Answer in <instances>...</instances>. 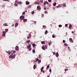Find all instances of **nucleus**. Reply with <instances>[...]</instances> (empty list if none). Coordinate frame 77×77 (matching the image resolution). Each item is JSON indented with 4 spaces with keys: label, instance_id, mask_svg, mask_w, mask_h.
<instances>
[{
    "label": "nucleus",
    "instance_id": "nucleus-22",
    "mask_svg": "<svg viewBox=\"0 0 77 77\" xmlns=\"http://www.w3.org/2000/svg\"><path fill=\"white\" fill-rule=\"evenodd\" d=\"M50 68V64H48V66H47V67L46 68V69L48 68Z\"/></svg>",
    "mask_w": 77,
    "mask_h": 77
},
{
    "label": "nucleus",
    "instance_id": "nucleus-31",
    "mask_svg": "<svg viewBox=\"0 0 77 77\" xmlns=\"http://www.w3.org/2000/svg\"><path fill=\"white\" fill-rule=\"evenodd\" d=\"M63 6H64V7H66V5H65V4H63Z\"/></svg>",
    "mask_w": 77,
    "mask_h": 77
},
{
    "label": "nucleus",
    "instance_id": "nucleus-16",
    "mask_svg": "<svg viewBox=\"0 0 77 77\" xmlns=\"http://www.w3.org/2000/svg\"><path fill=\"white\" fill-rule=\"evenodd\" d=\"M30 40H28L26 41V43H27V44H29V43H30Z\"/></svg>",
    "mask_w": 77,
    "mask_h": 77
},
{
    "label": "nucleus",
    "instance_id": "nucleus-61",
    "mask_svg": "<svg viewBox=\"0 0 77 77\" xmlns=\"http://www.w3.org/2000/svg\"><path fill=\"white\" fill-rule=\"evenodd\" d=\"M29 8H31V5H29Z\"/></svg>",
    "mask_w": 77,
    "mask_h": 77
},
{
    "label": "nucleus",
    "instance_id": "nucleus-28",
    "mask_svg": "<svg viewBox=\"0 0 77 77\" xmlns=\"http://www.w3.org/2000/svg\"><path fill=\"white\" fill-rule=\"evenodd\" d=\"M32 45L33 47H35V46H36V44H32Z\"/></svg>",
    "mask_w": 77,
    "mask_h": 77
},
{
    "label": "nucleus",
    "instance_id": "nucleus-45",
    "mask_svg": "<svg viewBox=\"0 0 77 77\" xmlns=\"http://www.w3.org/2000/svg\"><path fill=\"white\" fill-rule=\"evenodd\" d=\"M46 2H45L44 3V4L45 5H46Z\"/></svg>",
    "mask_w": 77,
    "mask_h": 77
},
{
    "label": "nucleus",
    "instance_id": "nucleus-62",
    "mask_svg": "<svg viewBox=\"0 0 77 77\" xmlns=\"http://www.w3.org/2000/svg\"><path fill=\"white\" fill-rule=\"evenodd\" d=\"M72 33H74V31H72Z\"/></svg>",
    "mask_w": 77,
    "mask_h": 77
},
{
    "label": "nucleus",
    "instance_id": "nucleus-25",
    "mask_svg": "<svg viewBox=\"0 0 77 77\" xmlns=\"http://www.w3.org/2000/svg\"><path fill=\"white\" fill-rule=\"evenodd\" d=\"M45 35L47 34V33H48V31H47V30H46L45 32Z\"/></svg>",
    "mask_w": 77,
    "mask_h": 77
},
{
    "label": "nucleus",
    "instance_id": "nucleus-46",
    "mask_svg": "<svg viewBox=\"0 0 77 77\" xmlns=\"http://www.w3.org/2000/svg\"><path fill=\"white\" fill-rule=\"evenodd\" d=\"M13 52L14 53H16V51H13Z\"/></svg>",
    "mask_w": 77,
    "mask_h": 77
},
{
    "label": "nucleus",
    "instance_id": "nucleus-40",
    "mask_svg": "<svg viewBox=\"0 0 77 77\" xmlns=\"http://www.w3.org/2000/svg\"><path fill=\"white\" fill-rule=\"evenodd\" d=\"M65 40H63V43H65Z\"/></svg>",
    "mask_w": 77,
    "mask_h": 77
},
{
    "label": "nucleus",
    "instance_id": "nucleus-51",
    "mask_svg": "<svg viewBox=\"0 0 77 77\" xmlns=\"http://www.w3.org/2000/svg\"><path fill=\"white\" fill-rule=\"evenodd\" d=\"M51 69H49V72H51Z\"/></svg>",
    "mask_w": 77,
    "mask_h": 77
},
{
    "label": "nucleus",
    "instance_id": "nucleus-34",
    "mask_svg": "<svg viewBox=\"0 0 77 77\" xmlns=\"http://www.w3.org/2000/svg\"><path fill=\"white\" fill-rule=\"evenodd\" d=\"M43 28H44V29H45V28H46V26H45L43 25Z\"/></svg>",
    "mask_w": 77,
    "mask_h": 77
},
{
    "label": "nucleus",
    "instance_id": "nucleus-64",
    "mask_svg": "<svg viewBox=\"0 0 77 77\" xmlns=\"http://www.w3.org/2000/svg\"><path fill=\"white\" fill-rule=\"evenodd\" d=\"M18 2L17 1H16L15 2L16 3V2Z\"/></svg>",
    "mask_w": 77,
    "mask_h": 77
},
{
    "label": "nucleus",
    "instance_id": "nucleus-32",
    "mask_svg": "<svg viewBox=\"0 0 77 77\" xmlns=\"http://www.w3.org/2000/svg\"><path fill=\"white\" fill-rule=\"evenodd\" d=\"M64 45L65 46H68V44H67L66 43H65L64 44Z\"/></svg>",
    "mask_w": 77,
    "mask_h": 77
},
{
    "label": "nucleus",
    "instance_id": "nucleus-56",
    "mask_svg": "<svg viewBox=\"0 0 77 77\" xmlns=\"http://www.w3.org/2000/svg\"><path fill=\"white\" fill-rule=\"evenodd\" d=\"M42 71L43 73H44V72H45V71H44V70H42Z\"/></svg>",
    "mask_w": 77,
    "mask_h": 77
},
{
    "label": "nucleus",
    "instance_id": "nucleus-9",
    "mask_svg": "<svg viewBox=\"0 0 77 77\" xmlns=\"http://www.w3.org/2000/svg\"><path fill=\"white\" fill-rule=\"evenodd\" d=\"M23 21L24 23H25L26 21H27V19H23Z\"/></svg>",
    "mask_w": 77,
    "mask_h": 77
},
{
    "label": "nucleus",
    "instance_id": "nucleus-52",
    "mask_svg": "<svg viewBox=\"0 0 77 77\" xmlns=\"http://www.w3.org/2000/svg\"><path fill=\"white\" fill-rule=\"evenodd\" d=\"M45 14H47V13H48V12H47V11H45Z\"/></svg>",
    "mask_w": 77,
    "mask_h": 77
},
{
    "label": "nucleus",
    "instance_id": "nucleus-41",
    "mask_svg": "<svg viewBox=\"0 0 77 77\" xmlns=\"http://www.w3.org/2000/svg\"><path fill=\"white\" fill-rule=\"evenodd\" d=\"M11 56H12V55H10V56H9V58L10 59H11Z\"/></svg>",
    "mask_w": 77,
    "mask_h": 77
},
{
    "label": "nucleus",
    "instance_id": "nucleus-35",
    "mask_svg": "<svg viewBox=\"0 0 77 77\" xmlns=\"http://www.w3.org/2000/svg\"><path fill=\"white\" fill-rule=\"evenodd\" d=\"M5 32H7L8 31V29H5Z\"/></svg>",
    "mask_w": 77,
    "mask_h": 77
},
{
    "label": "nucleus",
    "instance_id": "nucleus-57",
    "mask_svg": "<svg viewBox=\"0 0 77 77\" xmlns=\"http://www.w3.org/2000/svg\"><path fill=\"white\" fill-rule=\"evenodd\" d=\"M46 8L45 7L44 8V9H45V10H46Z\"/></svg>",
    "mask_w": 77,
    "mask_h": 77
},
{
    "label": "nucleus",
    "instance_id": "nucleus-5",
    "mask_svg": "<svg viewBox=\"0 0 77 77\" xmlns=\"http://www.w3.org/2000/svg\"><path fill=\"white\" fill-rule=\"evenodd\" d=\"M19 47L18 46H17L15 48V50L17 51H18L19 50V49H18Z\"/></svg>",
    "mask_w": 77,
    "mask_h": 77
},
{
    "label": "nucleus",
    "instance_id": "nucleus-37",
    "mask_svg": "<svg viewBox=\"0 0 77 77\" xmlns=\"http://www.w3.org/2000/svg\"><path fill=\"white\" fill-rule=\"evenodd\" d=\"M62 25H59V27H62Z\"/></svg>",
    "mask_w": 77,
    "mask_h": 77
},
{
    "label": "nucleus",
    "instance_id": "nucleus-11",
    "mask_svg": "<svg viewBox=\"0 0 77 77\" xmlns=\"http://www.w3.org/2000/svg\"><path fill=\"white\" fill-rule=\"evenodd\" d=\"M42 48L43 50H45V46L44 45L43 46Z\"/></svg>",
    "mask_w": 77,
    "mask_h": 77
},
{
    "label": "nucleus",
    "instance_id": "nucleus-8",
    "mask_svg": "<svg viewBox=\"0 0 77 77\" xmlns=\"http://www.w3.org/2000/svg\"><path fill=\"white\" fill-rule=\"evenodd\" d=\"M6 33V32L5 31H4L3 32L2 36H5V34Z\"/></svg>",
    "mask_w": 77,
    "mask_h": 77
},
{
    "label": "nucleus",
    "instance_id": "nucleus-44",
    "mask_svg": "<svg viewBox=\"0 0 77 77\" xmlns=\"http://www.w3.org/2000/svg\"><path fill=\"white\" fill-rule=\"evenodd\" d=\"M52 38H55V36H54V35H52Z\"/></svg>",
    "mask_w": 77,
    "mask_h": 77
},
{
    "label": "nucleus",
    "instance_id": "nucleus-18",
    "mask_svg": "<svg viewBox=\"0 0 77 77\" xmlns=\"http://www.w3.org/2000/svg\"><path fill=\"white\" fill-rule=\"evenodd\" d=\"M71 27H72V25H69V29H71Z\"/></svg>",
    "mask_w": 77,
    "mask_h": 77
},
{
    "label": "nucleus",
    "instance_id": "nucleus-19",
    "mask_svg": "<svg viewBox=\"0 0 77 77\" xmlns=\"http://www.w3.org/2000/svg\"><path fill=\"white\" fill-rule=\"evenodd\" d=\"M18 25V24L17 23H16L15 24V27H17V26Z\"/></svg>",
    "mask_w": 77,
    "mask_h": 77
},
{
    "label": "nucleus",
    "instance_id": "nucleus-55",
    "mask_svg": "<svg viewBox=\"0 0 77 77\" xmlns=\"http://www.w3.org/2000/svg\"><path fill=\"white\" fill-rule=\"evenodd\" d=\"M3 1L5 2V1H9V0H3Z\"/></svg>",
    "mask_w": 77,
    "mask_h": 77
},
{
    "label": "nucleus",
    "instance_id": "nucleus-10",
    "mask_svg": "<svg viewBox=\"0 0 77 77\" xmlns=\"http://www.w3.org/2000/svg\"><path fill=\"white\" fill-rule=\"evenodd\" d=\"M56 57H58V56H59V54H58V52H57L56 53Z\"/></svg>",
    "mask_w": 77,
    "mask_h": 77
},
{
    "label": "nucleus",
    "instance_id": "nucleus-24",
    "mask_svg": "<svg viewBox=\"0 0 77 77\" xmlns=\"http://www.w3.org/2000/svg\"><path fill=\"white\" fill-rule=\"evenodd\" d=\"M32 53H35V49L32 50Z\"/></svg>",
    "mask_w": 77,
    "mask_h": 77
},
{
    "label": "nucleus",
    "instance_id": "nucleus-59",
    "mask_svg": "<svg viewBox=\"0 0 77 77\" xmlns=\"http://www.w3.org/2000/svg\"><path fill=\"white\" fill-rule=\"evenodd\" d=\"M40 2H42V3H43V1H40Z\"/></svg>",
    "mask_w": 77,
    "mask_h": 77
},
{
    "label": "nucleus",
    "instance_id": "nucleus-4",
    "mask_svg": "<svg viewBox=\"0 0 77 77\" xmlns=\"http://www.w3.org/2000/svg\"><path fill=\"white\" fill-rule=\"evenodd\" d=\"M15 56H16V55L15 54H14V55H11L12 59H15Z\"/></svg>",
    "mask_w": 77,
    "mask_h": 77
},
{
    "label": "nucleus",
    "instance_id": "nucleus-1",
    "mask_svg": "<svg viewBox=\"0 0 77 77\" xmlns=\"http://www.w3.org/2000/svg\"><path fill=\"white\" fill-rule=\"evenodd\" d=\"M27 48L28 49H29V51H30V50H32V48H31V45H28Z\"/></svg>",
    "mask_w": 77,
    "mask_h": 77
},
{
    "label": "nucleus",
    "instance_id": "nucleus-14",
    "mask_svg": "<svg viewBox=\"0 0 77 77\" xmlns=\"http://www.w3.org/2000/svg\"><path fill=\"white\" fill-rule=\"evenodd\" d=\"M29 4H30V3H29V2H26V5H29Z\"/></svg>",
    "mask_w": 77,
    "mask_h": 77
},
{
    "label": "nucleus",
    "instance_id": "nucleus-12",
    "mask_svg": "<svg viewBox=\"0 0 77 77\" xmlns=\"http://www.w3.org/2000/svg\"><path fill=\"white\" fill-rule=\"evenodd\" d=\"M17 4H18L19 5H21L22 4V2H17Z\"/></svg>",
    "mask_w": 77,
    "mask_h": 77
},
{
    "label": "nucleus",
    "instance_id": "nucleus-2",
    "mask_svg": "<svg viewBox=\"0 0 77 77\" xmlns=\"http://www.w3.org/2000/svg\"><path fill=\"white\" fill-rule=\"evenodd\" d=\"M20 19L21 20H24V16H23V15L21 16L20 17Z\"/></svg>",
    "mask_w": 77,
    "mask_h": 77
},
{
    "label": "nucleus",
    "instance_id": "nucleus-33",
    "mask_svg": "<svg viewBox=\"0 0 77 77\" xmlns=\"http://www.w3.org/2000/svg\"><path fill=\"white\" fill-rule=\"evenodd\" d=\"M56 3H55V2L54 3L53 5L54 6H56Z\"/></svg>",
    "mask_w": 77,
    "mask_h": 77
},
{
    "label": "nucleus",
    "instance_id": "nucleus-23",
    "mask_svg": "<svg viewBox=\"0 0 77 77\" xmlns=\"http://www.w3.org/2000/svg\"><path fill=\"white\" fill-rule=\"evenodd\" d=\"M51 44H52V43H51V42H49L48 43V45H49V46H50Z\"/></svg>",
    "mask_w": 77,
    "mask_h": 77
},
{
    "label": "nucleus",
    "instance_id": "nucleus-30",
    "mask_svg": "<svg viewBox=\"0 0 77 77\" xmlns=\"http://www.w3.org/2000/svg\"><path fill=\"white\" fill-rule=\"evenodd\" d=\"M31 35H30V36H29L28 37H27V38L28 39H30V38L31 37Z\"/></svg>",
    "mask_w": 77,
    "mask_h": 77
},
{
    "label": "nucleus",
    "instance_id": "nucleus-15",
    "mask_svg": "<svg viewBox=\"0 0 77 77\" xmlns=\"http://www.w3.org/2000/svg\"><path fill=\"white\" fill-rule=\"evenodd\" d=\"M45 43V41H42L41 42V44H44Z\"/></svg>",
    "mask_w": 77,
    "mask_h": 77
},
{
    "label": "nucleus",
    "instance_id": "nucleus-54",
    "mask_svg": "<svg viewBox=\"0 0 77 77\" xmlns=\"http://www.w3.org/2000/svg\"><path fill=\"white\" fill-rule=\"evenodd\" d=\"M41 55L39 56V58H41Z\"/></svg>",
    "mask_w": 77,
    "mask_h": 77
},
{
    "label": "nucleus",
    "instance_id": "nucleus-50",
    "mask_svg": "<svg viewBox=\"0 0 77 77\" xmlns=\"http://www.w3.org/2000/svg\"><path fill=\"white\" fill-rule=\"evenodd\" d=\"M65 27H67V26H68V24H66L65 25Z\"/></svg>",
    "mask_w": 77,
    "mask_h": 77
},
{
    "label": "nucleus",
    "instance_id": "nucleus-43",
    "mask_svg": "<svg viewBox=\"0 0 77 77\" xmlns=\"http://www.w3.org/2000/svg\"><path fill=\"white\" fill-rule=\"evenodd\" d=\"M53 54L54 55H55V54H56V52H53Z\"/></svg>",
    "mask_w": 77,
    "mask_h": 77
},
{
    "label": "nucleus",
    "instance_id": "nucleus-7",
    "mask_svg": "<svg viewBox=\"0 0 77 77\" xmlns=\"http://www.w3.org/2000/svg\"><path fill=\"white\" fill-rule=\"evenodd\" d=\"M34 4H35V5H36V4H37V5H39V2H36L34 3Z\"/></svg>",
    "mask_w": 77,
    "mask_h": 77
},
{
    "label": "nucleus",
    "instance_id": "nucleus-17",
    "mask_svg": "<svg viewBox=\"0 0 77 77\" xmlns=\"http://www.w3.org/2000/svg\"><path fill=\"white\" fill-rule=\"evenodd\" d=\"M3 26H8V25H7L6 23H4L3 24Z\"/></svg>",
    "mask_w": 77,
    "mask_h": 77
},
{
    "label": "nucleus",
    "instance_id": "nucleus-29",
    "mask_svg": "<svg viewBox=\"0 0 77 77\" xmlns=\"http://www.w3.org/2000/svg\"><path fill=\"white\" fill-rule=\"evenodd\" d=\"M14 5L15 6H18V4L16 3L14 4Z\"/></svg>",
    "mask_w": 77,
    "mask_h": 77
},
{
    "label": "nucleus",
    "instance_id": "nucleus-27",
    "mask_svg": "<svg viewBox=\"0 0 77 77\" xmlns=\"http://www.w3.org/2000/svg\"><path fill=\"white\" fill-rule=\"evenodd\" d=\"M60 7H61V6L58 5V6L56 7V8H60Z\"/></svg>",
    "mask_w": 77,
    "mask_h": 77
},
{
    "label": "nucleus",
    "instance_id": "nucleus-6",
    "mask_svg": "<svg viewBox=\"0 0 77 77\" xmlns=\"http://www.w3.org/2000/svg\"><path fill=\"white\" fill-rule=\"evenodd\" d=\"M37 9H38V10H41V7H40V6H38L37 7Z\"/></svg>",
    "mask_w": 77,
    "mask_h": 77
},
{
    "label": "nucleus",
    "instance_id": "nucleus-49",
    "mask_svg": "<svg viewBox=\"0 0 77 77\" xmlns=\"http://www.w3.org/2000/svg\"><path fill=\"white\" fill-rule=\"evenodd\" d=\"M46 4H47V5H49V3H48V2L46 1Z\"/></svg>",
    "mask_w": 77,
    "mask_h": 77
},
{
    "label": "nucleus",
    "instance_id": "nucleus-26",
    "mask_svg": "<svg viewBox=\"0 0 77 77\" xmlns=\"http://www.w3.org/2000/svg\"><path fill=\"white\" fill-rule=\"evenodd\" d=\"M41 62V60H38V63H40Z\"/></svg>",
    "mask_w": 77,
    "mask_h": 77
},
{
    "label": "nucleus",
    "instance_id": "nucleus-13",
    "mask_svg": "<svg viewBox=\"0 0 77 77\" xmlns=\"http://www.w3.org/2000/svg\"><path fill=\"white\" fill-rule=\"evenodd\" d=\"M36 65H34L33 66V69H35L36 68Z\"/></svg>",
    "mask_w": 77,
    "mask_h": 77
},
{
    "label": "nucleus",
    "instance_id": "nucleus-39",
    "mask_svg": "<svg viewBox=\"0 0 77 77\" xmlns=\"http://www.w3.org/2000/svg\"><path fill=\"white\" fill-rule=\"evenodd\" d=\"M34 13H35V12H34V11H32V14H34Z\"/></svg>",
    "mask_w": 77,
    "mask_h": 77
},
{
    "label": "nucleus",
    "instance_id": "nucleus-53",
    "mask_svg": "<svg viewBox=\"0 0 77 77\" xmlns=\"http://www.w3.org/2000/svg\"><path fill=\"white\" fill-rule=\"evenodd\" d=\"M34 23L35 24H36V21H34Z\"/></svg>",
    "mask_w": 77,
    "mask_h": 77
},
{
    "label": "nucleus",
    "instance_id": "nucleus-60",
    "mask_svg": "<svg viewBox=\"0 0 77 77\" xmlns=\"http://www.w3.org/2000/svg\"><path fill=\"white\" fill-rule=\"evenodd\" d=\"M11 54V55H13V54H14V53H12Z\"/></svg>",
    "mask_w": 77,
    "mask_h": 77
},
{
    "label": "nucleus",
    "instance_id": "nucleus-38",
    "mask_svg": "<svg viewBox=\"0 0 77 77\" xmlns=\"http://www.w3.org/2000/svg\"><path fill=\"white\" fill-rule=\"evenodd\" d=\"M67 70H68V69H65V71H67Z\"/></svg>",
    "mask_w": 77,
    "mask_h": 77
},
{
    "label": "nucleus",
    "instance_id": "nucleus-21",
    "mask_svg": "<svg viewBox=\"0 0 77 77\" xmlns=\"http://www.w3.org/2000/svg\"><path fill=\"white\" fill-rule=\"evenodd\" d=\"M69 41H70V42H72V38H70L69 39Z\"/></svg>",
    "mask_w": 77,
    "mask_h": 77
},
{
    "label": "nucleus",
    "instance_id": "nucleus-47",
    "mask_svg": "<svg viewBox=\"0 0 77 77\" xmlns=\"http://www.w3.org/2000/svg\"><path fill=\"white\" fill-rule=\"evenodd\" d=\"M48 2H51V0H48Z\"/></svg>",
    "mask_w": 77,
    "mask_h": 77
},
{
    "label": "nucleus",
    "instance_id": "nucleus-42",
    "mask_svg": "<svg viewBox=\"0 0 77 77\" xmlns=\"http://www.w3.org/2000/svg\"><path fill=\"white\" fill-rule=\"evenodd\" d=\"M26 13L25 12H23V13L22 14V15H24V14H25V13Z\"/></svg>",
    "mask_w": 77,
    "mask_h": 77
},
{
    "label": "nucleus",
    "instance_id": "nucleus-20",
    "mask_svg": "<svg viewBox=\"0 0 77 77\" xmlns=\"http://www.w3.org/2000/svg\"><path fill=\"white\" fill-rule=\"evenodd\" d=\"M43 69H44V66L42 67V68L41 69V71H42Z\"/></svg>",
    "mask_w": 77,
    "mask_h": 77
},
{
    "label": "nucleus",
    "instance_id": "nucleus-36",
    "mask_svg": "<svg viewBox=\"0 0 77 77\" xmlns=\"http://www.w3.org/2000/svg\"><path fill=\"white\" fill-rule=\"evenodd\" d=\"M38 60H39V59L37 58L36 59L35 62H36L37 61H38Z\"/></svg>",
    "mask_w": 77,
    "mask_h": 77
},
{
    "label": "nucleus",
    "instance_id": "nucleus-48",
    "mask_svg": "<svg viewBox=\"0 0 77 77\" xmlns=\"http://www.w3.org/2000/svg\"><path fill=\"white\" fill-rule=\"evenodd\" d=\"M45 48L47 49V46L46 45H45Z\"/></svg>",
    "mask_w": 77,
    "mask_h": 77
},
{
    "label": "nucleus",
    "instance_id": "nucleus-63",
    "mask_svg": "<svg viewBox=\"0 0 77 77\" xmlns=\"http://www.w3.org/2000/svg\"><path fill=\"white\" fill-rule=\"evenodd\" d=\"M11 26H14V25L13 24V25H12Z\"/></svg>",
    "mask_w": 77,
    "mask_h": 77
},
{
    "label": "nucleus",
    "instance_id": "nucleus-58",
    "mask_svg": "<svg viewBox=\"0 0 77 77\" xmlns=\"http://www.w3.org/2000/svg\"><path fill=\"white\" fill-rule=\"evenodd\" d=\"M44 14H42V17H44Z\"/></svg>",
    "mask_w": 77,
    "mask_h": 77
},
{
    "label": "nucleus",
    "instance_id": "nucleus-3",
    "mask_svg": "<svg viewBox=\"0 0 77 77\" xmlns=\"http://www.w3.org/2000/svg\"><path fill=\"white\" fill-rule=\"evenodd\" d=\"M6 52L8 53V54L9 55H10L11 54V52L9 51H6Z\"/></svg>",
    "mask_w": 77,
    "mask_h": 77
}]
</instances>
